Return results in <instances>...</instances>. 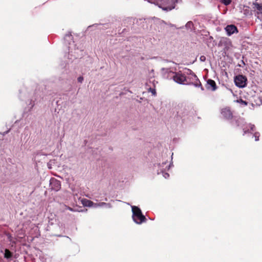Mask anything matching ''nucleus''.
<instances>
[{
    "label": "nucleus",
    "mask_w": 262,
    "mask_h": 262,
    "mask_svg": "<svg viewBox=\"0 0 262 262\" xmlns=\"http://www.w3.org/2000/svg\"><path fill=\"white\" fill-rule=\"evenodd\" d=\"M162 71L164 73H167L172 74V78L174 81L180 84H184L186 81V77L185 74L181 72H173L169 71L167 68H162Z\"/></svg>",
    "instance_id": "f257e3e1"
},
{
    "label": "nucleus",
    "mask_w": 262,
    "mask_h": 262,
    "mask_svg": "<svg viewBox=\"0 0 262 262\" xmlns=\"http://www.w3.org/2000/svg\"><path fill=\"white\" fill-rule=\"evenodd\" d=\"M237 102H238V103H241L242 104H243L244 105H247L248 104V102H246V101L245 100H243V99H240L239 100H237Z\"/></svg>",
    "instance_id": "4468645a"
},
{
    "label": "nucleus",
    "mask_w": 262,
    "mask_h": 262,
    "mask_svg": "<svg viewBox=\"0 0 262 262\" xmlns=\"http://www.w3.org/2000/svg\"><path fill=\"white\" fill-rule=\"evenodd\" d=\"M185 27L188 29H191L193 27V23L192 21H189L186 24Z\"/></svg>",
    "instance_id": "f8f14e48"
},
{
    "label": "nucleus",
    "mask_w": 262,
    "mask_h": 262,
    "mask_svg": "<svg viewBox=\"0 0 262 262\" xmlns=\"http://www.w3.org/2000/svg\"><path fill=\"white\" fill-rule=\"evenodd\" d=\"M165 175H167V176H169V174L167 173H166Z\"/></svg>",
    "instance_id": "a878e982"
},
{
    "label": "nucleus",
    "mask_w": 262,
    "mask_h": 262,
    "mask_svg": "<svg viewBox=\"0 0 262 262\" xmlns=\"http://www.w3.org/2000/svg\"><path fill=\"white\" fill-rule=\"evenodd\" d=\"M148 92H150L154 96L156 95V91L155 89H152L150 88L148 89Z\"/></svg>",
    "instance_id": "2eb2a0df"
},
{
    "label": "nucleus",
    "mask_w": 262,
    "mask_h": 262,
    "mask_svg": "<svg viewBox=\"0 0 262 262\" xmlns=\"http://www.w3.org/2000/svg\"><path fill=\"white\" fill-rule=\"evenodd\" d=\"M77 80L80 83H82L83 81V77L82 76H79L78 78H77Z\"/></svg>",
    "instance_id": "a211bd4d"
},
{
    "label": "nucleus",
    "mask_w": 262,
    "mask_h": 262,
    "mask_svg": "<svg viewBox=\"0 0 262 262\" xmlns=\"http://www.w3.org/2000/svg\"><path fill=\"white\" fill-rule=\"evenodd\" d=\"M71 48V47H69V51L70 50V48Z\"/></svg>",
    "instance_id": "bb28decb"
},
{
    "label": "nucleus",
    "mask_w": 262,
    "mask_h": 262,
    "mask_svg": "<svg viewBox=\"0 0 262 262\" xmlns=\"http://www.w3.org/2000/svg\"><path fill=\"white\" fill-rule=\"evenodd\" d=\"M225 30L229 36L238 32L236 27L233 25H228L225 28Z\"/></svg>",
    "instance_id": "6e6552de"
},
{
    "label": "nucleus",
    "mask_w": 262,
    "mask_h": 262,
    "mask_svg": "<svg viewBox=\"0 0 262 262\" xmlns=\"http://www.w3.org/2000/svg\"><path fill=\"white\" fill-rule=\"evenodd\" d=\"M92 207L96 208L98 207H105L107 208H110L112 207V206L111 205L110 203H106L104 202H101V203H94Z\"/></svg>",
    "instance_id": "1a4fd4ad"
},
{
    "label": "nucleus",
    "mask_w": 262,
    "mask_h": 262,
    "mask_svg": "<svg viewBox=\"0 0 262 262\" xmlns=\"http://www.w3.org/2000/svg\"><path fill=\"white\" fill-rule=\"evenodd\" d=\"M200 59L201 61H205L206 60V57L204 55H202L200 57Z\"/></svg>",
    "instance_id": "6ab92c4d"
},
{
    "label": "nucleus",
    "mask_w": 262,
    "mask_h": 262,
    "mask_svg": "<svg viewBox=\"0 0 262 262\" xmlns=\"http://www.w3.org/2000/svg\"><path fill=\"white\" fill-rule=\"evenodd\" d=\"M195 86H201V89L202 90H203L204 89L203 88L202 86V85H201V83L200 82L199 84H198V83H196L194 84Z\"/></svg>",
    "instance_id": "aec40b11"
},
{
    "label": "nucleus",
    "mask_w": 262,
    "mask_h": 262,
    "mask_svg": "<svg viewBox=\"0 0 262 262\" xmlns=\"http://www.w3.org/2000/svg\"><path fill=\"white\" fill-rule=\"evenodd\" d=\"M34 105V103L31 104V108H32L33 107Z\"/></svg>",
    "instance_id": "393cba45"
},
{
    "label": "nucleus",
    "mask_w": 262,
    "mask_h": 262,
    "mask_svg": "<svg viewBox=\"0 0 262 262\" xmlns=\"http://www.w3.org/2000/svg\"><path fill=\"white\" fill-rule=\"evenodd\" d=\"M244 134H246L247 131L246 130H245V129H244Z\"/></svg>",
    "instance_id": "b1692460"
},
{
    "label": "nucleus",
    "mask_w": 262,
    "mask_h": 262,
    "mask_svg": "<svg viewBox=\"0 0 262 262\" xmlns=\"http://www.w3.org/2000/svg\"><path fill=\"white\" fill-rule=\"evenodd\" d=\"M247 78L242 75L236 76L234 78L235 85L239 88H244L246 86Z\"/></svg>",
    "instance_id": "7ed1b4c3"
},
{
    "label": "nucleus",
    "mask_w": 262,
    "mask_h": 262,
    "mask_svg": "<svg viewBox=\"0 0 262 262\" xmlns=\"http://www.w3.org/2000/svg\"><path fill=\"white\" fill-rule=\"evenodd\" d=\"M50 186L51 189L55 191H58L61 188L60 182L53 178L50 179Z\"/></svg>",
    "instance_id": "423d86ee"
},
{
    "label": "nucleus",
    "mask_w": 262,
    "mask_h": 262,
    "mask_svg": "<svg viewBox=\"0 0 262 262\" xmlns=\"http://www.w3.org/2000/svg\"><path fill=\"white\" fill-rule=\"evenodd\" d=\"M220 1L226 6L229 5L231 2V0H220Z\"/></svg>",
    "instance_id": "ddd939ff"
},
{
    "label": "nucleus",
    "mask_w": 262,
    "mask_h": 262,
    "mask_svg": "<svg viewBox=\"0 0 262 262\" xmlns=\"http://www.w3.org/2000/svg\"><path fill=\"white\" fill-rule=\"evenodd\" d=\"M250 127L251 130H253L254 128L255 127V126L254 125H253V124H250Z\"/></svg>",
    "instance_id": "412c9836"
},
{
    "label": "nucleus",
    "mask_w": 262,
    "mask_h": 262,
    "mask_svg": "<svg viewBox=\"0 0 262 262\" xmlns=\"http://www.w3.org/2000/svg\"><path fill=\"white\" fill-rule=\"evenodd\" d=\"M133 212V219L135 222L140 224L146 220L145 217L142 214L141 210L137 206H132Z\"/></svg>",
    "instance_id": "f03ea898"
},
{
    "label": "nucleus",
    "mask_w": 262,
    "mask_h": 262,
    "mask_svg": "<svg viewBox=\"0 0 262 262\" xmlns=\"http://www.w3.org/2000/svg\"><path fill=\"white\" fill-rule=\"evenodd\" d=\"M71 34H67L66 36V38H67L68 37L69 38H71Z\"/></svg>",
    "instance_id": "5701e85b"
},
{
    "label": "nucleus",
    "mask_w": 262,
    "mask_h": 262,
    "mask_svg": "<svg viewBox=\"0 0 262 262\" xmlns=\"http://www.w3.org/2000/svg\"><path fill=\"white\" fill-rule=\"evenodd\" d=\"M254 137L255 138V141H258L259 140V134L258 133H255L254 134Z\"/></svg>",
    "instance_id": "f3484780"
},
{
    "label": "nucleus",
    "mask_w": 262,
    "mask_h": 262,
    "mask_svg": "<svg viewBox=\"0 0 262 262\" xmlns=\"http://www.w3.org/2000/svg\"><path fill=\"white\" fill-rule=\"evenodd\" d=\"M253 9L256 12L255 15L258 19L262 20V4L257 3H253Z\"/></svg>",
    "instance_id": "39448f33"
},
{
    "label": "nucleus",
    "mask_w": 262,
    "mask_h": 262,
    "mask_svg": "<svg viewBox=\"0 0 262 262\" xmlns=\"http://www.w3.org/2000/svg\"><path fill=\"white\" fill-rule=\"evenodd\" d=\"M66 208L71 211H74V209L70 207L66 206Z\"/></svg>",
    "instance_id": "4be33fe9"
},
{
    "label": "nucleus",
    "mask_w": 262,
    "mask_h": 262,
    "mask_svg": "<svg viewBox=\"0 0 262 262\" xmlns=\"http://www.w3.org/2000/svg\"><path fill=\"white\" fill-rule=\"evenodd\" d=\"M206 88L207 90L214 91L216 90L217 86L215 81L212 79H208L207 81Z\"/></svg>",
    "instance_id": "0eeeda50"
},
{
    "label": "nucleus",
    "mask_w": 262,
    "mask_h": 262,
    "mask_svg": "<svg viewBox=\"0 0 262 262\" xmlns=\"http://www.w3.org/2000/svg\"><path fill=\"white\" fill-rule=\"evenodd\" d=\"M221 113L224 119L230 120L233 118L232 112L229 107H225L221 110Z\"/></svg>",
    "instance_id": "20e7f679"
},
{
    "label": "nucleus",
    "mask_w": 262,
    "mask_h": 262,
    "mask_svg": "<svg viewBox=\"0 0 262 262\" xmlns=\"http://www.w3.org/2000/svg\"><path fill=\"white\" fill-rule=\"evenodd\" d=\"M81 202L84 206L92 207L93 205V202L85 199H82Z\"/></svg>",
    "instance_id": "9d476101"
},
{
    "label": "nucleus",
    "mask_w": 262,
    "mask_h": 262,
    "mask_svg": "<svg viewBox=\"0 0 262 262\" xmlns=\"http://www.w3.org/2000/svg\"><path fill=\"white\" fill-rule=\"evenodd\" d=\"M12 257V253L8 249H6L4 252V257L7 259H10Z\"/></svg>",
    "instance_id": "9b49d317"
},
{
    "label": "nucleus",
    "mask_w": 262,
    "mask_h": 262,
    "mask_svg": "<svg viewBox=\"0 0 262 262\" xmlns=\"http://www.w3.org/2000/svg\"><path fill=\"white\" fill-rule=\"evenodd\" d=\"M161 8L162 9V10H163L164 11H170V10H172V9H173L174 7H162Z\"/></svg>",
    "instance_id": "dca6fc26"
}]
</instances>
